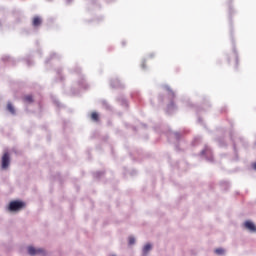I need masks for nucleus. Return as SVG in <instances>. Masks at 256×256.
<instances>
[{
    "label": "nucleus",
    "mask_w": 256,
    "mask_h": 256,
    "mask_svg": "<svg viewBox=\"0 0 256 256\" xmlns=\"http://www.w3.org/2000/svg\"><path fill=\"white\" fill-rule=\"evenodd\" d=\"M25 202L14 200L9 203L8 211H11L12 213H17V211H21V209H24Z\"/></svg>",
    "instance_id": "obj_1"
},
{
    "label": "nucleus",
    "mask_w": 256,
    "mask_h": 256,
    "mask_svg": "<svg viewBox=\"0 0 256 256\" xmlns=\"http://www.w3.org/2000/svg\"><path fill=\"white\" fill-rule=\"evenodd\" d=\"M28 253L29 255L35 256V255H47V252L43 248H35L33 246L28 247Z\"/></svg>",
    "instance_id": "obj_2"
},
{
    "label": "nucleus",
    "mask_w": 256,
    "mask_h": 256,
    "mask_svg": "<svg viewBox=\"0 0 256 256\" xmlns=\"http://www.w3.org/2000/svg\"><path fill=\"white\" fill-rule=\"evenodd\" d=\"M11 163V156L9 155V152H5L2 156V169H8L9 165Z\"/></svg>",
    "instance_id": "obj_3"
},
{
    "label": "nucleus",
    "mask_w": 256,
    "mask_h": 256,
    "mask_svg": "<svg viewBox=\"0 0 256 256\" xmlns=\"http://www.w3.org/2000/svg\"><path fill=\"white\" fill-rule=\"evenodd\" d=\"M244 227L245 229H248V231H250L251 233H256V226L253 222L247 220L246 222H244Z\"/></svg>",
    "instance_id": "obj_4"
},
{
    "label": "nucleus",
    "mask_w": 256,
    "mask_h": 256,
    "mask_svg": "<svg viewBox=\"0 0 256 256\" xmlns=\"http://www.w3.org/2000/svg\"><path fill=\"white\" fill-rule=\"evenodd\" d=\"M41 23H42V20L39 16H35L33 18V21H32L33 27H39V25H41Z\"/></svg>",
    "instance_id": "obj_5"
},
{
    "label": "nucleus",
    "mask_w": 256,
    "mask_h": 256,
    "mask_svg": "<svg viewBox=\"0 0 256 256\" xmlns=\"http://www.w3.org/2000/svg\"><path fill=\"white\" fill-rule=\"evenodd\" d=\"M7 111H9V113H11L12 115H15V106H13V103H7Z\"/></svg>",
    "instance_id": "obj_6"
},
{
    "label": "nucleus",
    "mask_w": 256,
    "mask_h": 256,
    "mask_svg": "<svg viewBox=\"0 0 256 256\" xmlns=\"http://www.w3.org/2000/svg\"><path fill=\"white\" fill-rule=\"evenodd\" d=\"M24 103H33V95L28 94L23 97Z\"/></svg>",
    "instance_id": "obj_7"
},
{
    "label": "nucleus",
    "mask_w": 256,
    "mask_h": 256,
    "mask_svg": "<svg viewBox=\"0 0 256 256\" xmlns=\"http://www.w3.org/2000/svg\"><path fill=\"white\" fill-rule=\"evenodd\" d=\"M150 249H151V244H146V245L144 246V248H143V254H144L145 256H147V253H149Z\"/></svg>",
    "instance_id": "obj_8"
},
{
    "label": "nucleus",
    "mask_w": 256,
    "mask_h": 256,
    "mask_svg": "<svg viewBox=\"0 0 256 256\" xmlns=\"http://www.w3.org/2000/svg\"><path fill=\"white\" fill-rule=\"evenodd\" d=\"M91 119L92 121H99V114L97 112H92L91 113Z\"/></svg>",
    "instance_id": "obj_9"
},
{
    "label": "nucleus",
    "mask_w": 256,
    "mask_h": 256,
    "mask_svg": "<svg viewBox=\"0 0 256 256\" xmlns=\"http://www.w3.org/2000/svg\"><path fill=\"white\" fill-rule=\"evenodd\" d=\"M214 253H216V255H225V249L217 248L215 249Z\"/></svg>",
    "instance_id": "obj_10"
},
{
    "label": "nucleus",
    "mask_w": 256,
    "mask_h": 256,
    "mask_svg": "<svg viewBox=\"0 0 256 256\" xmlns=\"http://www.w3.org/2000/svg\"><path fill=\"white\" fill-rule=\"evenodd\" d=\"M129 245H135V239L133 237L129 238Z\"/></svg>",
    "instance_id": "obj_11"
},
{
    "label": "nucleus",
    "mask_w": 256,
    "mask_h": 256,
    "mask_svg": "<svg viewBox=\"0 0 256 256\" xmlns=\"http://www.w3.org/2000/svg\"><path fill=\"white\" fill-rule=\"evenodd\" d=\"M253 169L256 171V162L253 164Z\"/></svg>",
    "instance_id": "obj_12"
}]
</instances>
